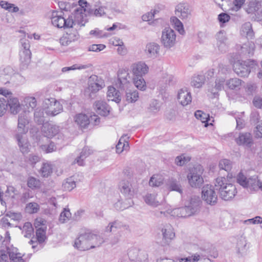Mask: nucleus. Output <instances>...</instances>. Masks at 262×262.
Here are the masks:
<instances>
[{"instance_id":"nucleus-1","label":"nucleus","mask_w":262,"mask_h":262,"mask_svg":"<svg viewBox=\"0 0 262 262\" xmlns=\"http://www.w3.org/2000/svg\"><path fill=\"white\" fill-rule=\"evenodd\" d=\"M51 22L57 28H72L76 26L78 28L84 26L86 20L81 11H77L72 13L67 19L61 16L53 14Z\"/></svg>"},{"instance_id":"nucleus-2","label":"nucleus","mask_w":262,"mask_h":262,"mask_svg":"<svg viewBox=\"0 0 262 262\" xmlns=\"http://www.w3.org/2000/svg\"><path fill=\"white\" fill-rule=\"evenodd\" d=\"M214 187L219 191L221 198L225 201L233 198L237 193L235 186L225 177L217 178L214 182Z\"/></svg>"},{"instance_id":"nucleus-3","label":"nucleus","mask_w":262,"mask_h":262,"mask_svg":"<svg viewBox=\"0 0 262 262\" xmlns=\"http://www.w3.org/2000/svg\"><path fill=\"white\" fill-rule=\"evenodd\" d=\"M200 204L199 198H192L188 205L172 209V217L186 218L194 215L199 210Z\"/></svg>"},{"instance_id":"nucleus-4","label":"nucleus","mask_w":262,"mask_h":262,"mask_svg":"<svg viewBox=\"0 0 262 262\" xmlns=\"http://www.w3.org/2000/svg\"><path fill=\"white\" fill-rule=\"evenodd\" d=\"M204 172L203 167L200 165L195 166L189 170L187 179L190 186L193 188H199L204 183L202 174Z\"/></svg>"},{"instance_id":"nucleus-5","label":"nucleus","mask_w":262,"mask_h":262,"mask_svg":"<svg viewBox=\"0 0 262 262\" xmlns=\"http://www.w3.org/2000/svg\"><path fill=\"white\" fill-rule=\"evenodd\" d=\"M42 107L45 114L51 117L57 115L63 111L62 105L54 98L45 99Z\"/></svg>"},{"instance_id":"nucleus-6","label":"nucleus","mask_w":262,"mask_h":262,"mask_svg":"<svg viewBox=\"0 0 262 262\" xmlns=\"http://www.w3.org/2000/svg\"><path fill=\"white\" fill-rule=\"evenodd\" d=\"M104 80L98 76L93 75L90 77L88 81V87L85 93L91 98H94L95 94L104 87Z\"/></svg>"},{"instance_id":"nucleus-7","label":"nucleus","mask_w":262,"mask_h":262,"mask_svg":"<svg viewBox=\"0 0 262 262\" xmlns=\"http://www.w3.org/2000/svg\"><path fill=\"white\" fill-rule=\"evenodd\" d=\"M262 0H251L245 7L246 12L250 15L251 19L254 21L262 20Z\"/></svg>"},{"instance_id":"nucleus-8","label":"nucleus","mask_w":262,"mask_h":262,"mask_svg":"<svg viewBox=\"0 0 262 262\" xmlns=\"http://www.w3.org/2000/svg\"><path fill=\"white\" fill-rule=\"evenodd\" d=\"M117 85L121 90H126L132 86V79L128 70L121 69L118 71Z\"/></svg>"},{"instance_id":"nucleus-9","label":"nucleus","mask_w":262,"mask_h":262,"mask_svg":"<svg viewBox=\"0 0 262 262\" xmlns=\"http://www.w3.org/2000/svg\"><path fill=\"white\" fill-rule=\"evenodd\" d=\"M176 35L173 30L169 27L164 28L162 31L161 42L166 48H170L176 43Z\"/></svg>"},{"instance_id":"nucleus-10","label":"nucleus","mask_w":262,"mask_h":262,"mask_svg":"<svg viewBox=\"0 0 262 262\" xmlns=\"http://www.w3.org/2000/svg\"><path fill=\"white\" fill-rule=\"evenodd\" d=\"M202 199L208 204L214 205L217 202V195L214 187L211 185L204 186L202 190Z\"/></svg>"},{"instance_id":"nucleus-11","label":"nucleus","mask_w":262,"mask_h":262,"mask_svg":"<svg viewBox=\"0 0 262 262\" xmlns=\"http://www.w3.org/2000/svg\"><path fill=\"white\" fill-rule=\"evenodd\" d=\"M149 67L144 61H137L130 67V72L133 76L143 77L148 73Z\"/></svg>"},{"instance_id":"nucleus-12","label":"nucleus","mask_w":262,"mask_h":262,"mask_svg":"<svg viewBox=\"0 0 262 262\" xmlns=\"http://www.w3.org/2000/svg\"><path fill=\"white\" fill-rule=\"evenodd\" d=\"M12 262H25L20 253L15 251H8L2 250L0 251V262H8V260Z\"/></svg>"},{"instance_id":"nucleus-13","label":"nucleus","mask_w":262,"mask_h":262,"mask_svg":"<svg viewBox=\"0 0 262 262\" xmlns=\"http://www.w3.org/2000/svg\"><path fill=\"white\" fill-rule=\"evenodd\" d=\"M128 255L133 262H148V254L144 251L132 248L129 250Z\"/></svg>"},{"instance_id":"nucleus-14","label":"nucleus","mask_w":262,"mask_h":262,"mask_svg":"<svg viewBox=\"0 0 262 262\" xmlns=\"http://www.w3.org/2000/svg\"><path fill=\"white\" fill-rule=\"evenodd\" d=\"M235 141L237 145L246 147H251L253 144L252 136L248 132L240 133L235 137Z\"/></svg>"},{"instance_id":"nucleus-15","label":"nucleus","mask_w":262,"mask_h":262,"mask_svg":"<svg viewBox=\"0 0 262 262\" xmlns=\"http://www.w3.org/2000/svg\"><path fill=\"white\" fill-rule=\"evenodd\" d=\"M234 72L241 77H247L250 73V67L245 61L238 60L233 64Z\"/></svg>"},{"instance_id":"nucleus-16","label":"nucleus","mask_w":262,"mask_h":262,"mask_svg":"<svg viewBox=\"0 0 262 262\" xmlns=\"http://www.w3.org/2000/svg\"><path fill=\"white\" fill-rule=\"evenodd\" d=\"M87 233L80 235L79 237L75 239L74 246L81 251L91 249V246L90 245Z\"/></svg>"},{"instance_id":"nucleus-17","label":"nucleus","mask_w":262,"mask_h":262,"mask_svg":"<svg viewBox=\"0 0 262 262\" xmlns=\"http://www.w3.org/2000/svg\"><path fill=\"white\" fill-rule=\"evenodd\" d=\"M119 187L121 192L129 199L134 195L136 191V189L128 180H122Z\"/></svg>"},{"instance_id":"nucleus-18","label":"nucleus","mask_w":262,"mask_h":262,"mask_svg":"<svg viewBox=\"0 0 262 262\" xmlns=\"http://www.w3.org/2000/svg\"><path fill=\"white\" fill-rule=\"evenodd\" d=\"M79 38V34L76 29L69 30L60 38L59 41L62 46H68L72 42L77 40Z\"/></svg>"},{"instance_id":"nucleus-19","label":"nucleus","mask_w":262,"mask_h":262,"mask_svg":"<svg viewBox=\"0 0 262 262\" xmlns=\"http://www.w3.org/2000/svg\"><path fill=\"white\" fill-rule=\"evenodd\" d=\"M176 15L182 19H187L191 16V10L188 5L183 3L178 4L176 7Z\"/></svg>"},{"instance_id":"nucleus-20","label":"nucleus","mask_w":262,"mask_h":262,"mask_svg":"<svg viewBox=\"0 0 262 262\" xmlns=\"http://www.w3.org/2000/svg\"><path fill=\"white\" fill-rule=\"evenodd\" d=\"M25 135L17 133L15 136L19 149L23 154L29 152L30 148V145Z\"/></svg>"},{"instance_id":"nucleus-21","label":"nucleus","mask_w":262,"mask_h":262,"mask_svg":"<svg viewBox=\"0 0 262 262\" xmlns=\"http://www.w3.org/2000/svg\"><path fill=\"white\" fill-rule=\"evenodd\" d=\"M41 130L45 137L52 138L58 133L59 129L56 125L46 123L43 125Z\"/></svg>"},{"instance_id":"nucleus-22","label":"nucleus","mask_w":262,"mask_h":262,"mask_svg":"<svg viewBox=\"0 0 262 262\" xmlns=\"http://www.w3.org/2000/svg\"><path fill=\"white\" fill-rule=\"evenodd\" d=\"M177 99L183 106L187 105L192 101L191 93L186 89H182L178 92Z\"/></svg>"},{"instance_id":"nucleus-23","label":"nucleus","mask_w":262,"mask_h":262,"mask_svg":"<svg viewBox=\"0 0 262 262\" xmlns=\"http://www.w3.org/2000/svg\"><path fill=\"white\" fill-rule=\"evenodd\" d=\"M91 249L100 247L105 242L104 238L100 235L92 233H87Z\"/></svg>"},{"instance_id":"nucleus-24","label":"nucleus","mask_w":262,"mask_h":262,"mask_svg":"<svg viewBox=\"0 0 262 262\" xmlns=\"http://www.w3.org/2000/svg\"><path fill=\"white\" fill-rule=\"evenodd\" d=\"M29 123L28 118L27 116L26 112H24L20 114L18 116L17 133L19 134H26L28 132V129L26 127Z\"/></svg>"},{"instance_id":"nucleus-25","label":"nucleus","mask_w":262,"mask_h":262,"mask_svg":"<svg viewBox=\"0 0 262 262\" xmlns=\"http://www.w3.org/2000/svg\"><path fill=\"white\" fill-rule=\"evenodd\" d=\"M160 50V47L158 44L150 42L146 45L145 51L149 57L156 58L159 55Z\"/></svg>"},{"instance_id":"nucleus-26","label":"nucleus","mask_w":262,"mask_h":262,"mask_svg":"<svg viewBox=\"0 0 262 262\" xmlns=\"http://www.w3.org/2000/svg\"><path fill=\"white\" fill-rule=\"evenodd\" d=\"M7 104L11 113L13 114H18L21 110V105L17 97L10 96L8 99Z\"/></svg>"},{"instance_id":"nucleus-27","label":"nucleus","mask_w":262,"mask_h":262,"mask_svg":"<svg viewBox=\"0 0 262 262\" xmlns=\"http://www.w3.org/2000/svg\"><path fill=\"white\" fill-rule=\"evenodd\" d=\"M225 82V77L216 76L214 85L209 89V91L213 94L214 97H215L218 92L223 89Z\"/></svg>"},{"instance_id":"nucleus-28","label":"nucleus","mask_w":262,"mask_h":262,"mask_svg":"<svg viewBox=\"0 0 262 262\" xmlns=\"http://www.w3.org/2000/svg\"><path fill=\"white\" fill-rule=\"evenodd\" d=\"M95 106L97 113L102 116H106L110 113V107L103 101H96Z\"/></svg>"},{"instance_id":"nucleus-29","label":"nucleus","mask_w":262,"mask_h":262,"mask_svg":"<svg viewBox=\"0 0 262 262\" xmlns=\"http://www.w3.org/2000/svg\"><path fill=\"white\" fill-rule=\"evenodd\" d=\"M107 98L108 101H115L116 103H119L121 99L119 91L112 86L107 88Z\"/></svg>"},{"instance_id":"nucleus-30","label":"nucleus","mask_w":262,"mask_h":262,"mask_svg":"<svg viewBox=\"0 0 262 262\" xmlns=\"http://www.w3.org/2000/svg\"><path fill=\"white\" fill-rule=\"evenodd\" d=\"M262 187V183L259 182L256 176H254L248 179L247 186L246 188L251 191H256Z\"/></svg>"},{"instance_id":"nucleus-31","label":"nucleus","mask_w":262,"mask_h":262,"mask_svg":"<svg viewBox=\"0 0 262 262\" xmlns=\"http://www.w3.org/2000/svg\"><path fill=\"white\" fill-rule=\"evenodd\" d=\"M241 34L248 39H252L254 37V33L252 29V24L249 22L245 23L241 28Z\"/></svg>"},{"instance_id":"nucleus-32","label":"nucleus","mask_w":262,"mask_h":262,"mask_svg":"<svg viewBox=\"0 0 262 262\" xmlns=\"http://www.w3.org/2000/svg\"><path fill=\"white\" fill-rule=\"evenodd\" d=\"M216 38L217 39V45L219 50L221 52H225L227 49L225 43L226 41L225 33L223 31L218 32L216 35Z\"/></svg>"},{"instance_id":"nucleus-33","label":"nucleus","mask_w":262,"mask_h":262,"mask_svg":"<svg viewBox=\"0 0 262 262\" xmlns=\"http://www.w3.org/2000/svg\"><path fill=\"white\" fill-rule=\"evenodd\" d=\"M128 227V226L123 225L122 223L116 221L110 223L107 226L105 227V231L106 232H115L117 230L121 229L122 228L127 229Z\"/></svg>"},{"instance_id":"nucleus-34","label":"nucleus","mask_w":262,"mask_h":262,"mask_svg":"<svg viewBox=\"0 0 262 262\" xmlns=\"http://www.w3.org/2000/svg\"><path fill=\"white\" fill-rule=\"evenodd\" d=\"M75 122L81 128H85L90 123L89 119L84 114H78L74 117Z\"/></svg>"},{"instance_id":"nucleus-35","label":"nucleus","mask_w":262,"mask_h":262,"mask_svg":"<svg viewBox=\"0 0 262 262\" xmlns=\"http://www.w3.org/2000/svg\"><path fill=\"white\" fill-rule=\"evenodd\" d=\"M145 202L152 207H157L161 203L157 199V194L148 193L144 196Z\"/></svg>"},{"instance_id":"nucleus-36","label":"nucleus","mask_w":262,"mask_h":262,"mask_svg":"<svg viewBox=\"0 0 262 262\" xmlns=\"http://www.w3.org/2000/svg\"><path fill=\"white\" fill-rule=\"evenodd\" d=\"M31 53L30 50L20 51L19 53L20 61L23 68H26L31 61Z\"/></svg>"},{"instance_id":"nucleus-37","label":"nucleus","mask_w":262,"mask_h":262,"mask_svg":"<svg viewBox=\"0 0 262 262\" xmlns=\"http://www.w3.org/2000/svg\"><path fill=\"white\" fill-rule=\"evenodd\" d=\"M162 232L163 238L166 240L172 239L175 236L173 229L169 224L166 225L164 226L162 229Z\"/></svg>"},{"instance_id":"nucleus-38","label":"nucleus","mask_w":262,"mask_h":262,"mask_svg":"<svg viewBox=\"0 0 262 262\" xmlns=\"http://www.w3.org/2000/svg\"><path fill=\"white\" fill-rule=\"evenodd\" d=\"M14 75V71L12 68L10 67L5 68L3 70V74L1 76L2 81L4 83L9 82V80Z\"/></svg>"},{"instance_id":"nucleus-39","label":"nucleus","mask_w":262,"mask_h":262,"mask_svg":"<svg viewBox=\"0 0 262 262\" xmlns=\"http://www.w3.org/2000/svg\"><path fill=\"white\" fill-rule=\"evenodd\" d=\"M133 204L132 200L128 198L124 201H118L114 204V206L117 210H123L132 206Z\"/></svg>"},{"instance_id":"nucleus-40","label":"nucleus","mask_w":262,"mask_h":262,"mask_svg":"<svg viewBox=\"0 0 262 262\" xmlns=\"http://www.w3.org/2000/svg\"><path fill=\"white\" fill-rule=\"evenodd\" d=\"M166 186L170 191H176L181 193L182 192L181 185L175 179H169L166 182Z\"/></svg>"},{"instance_id":"nucleus-41","label":"nucleus","mask_w":262,"mask_h":262,"mask_svg":"<svg viewBox=\"0 0 262 262\" xmlns=\"http://www.w3.org/2000/svg\"><path fill=\"white\" fill-rule=\"evenodd\" d=\"M132 81L138 89L141 91L145 90L146 88V82L143 77L133 76Z\"/></svg>"},{"instance_id":"nucleus-42","label":"nucleus","mask_w":262,"mask_h":262,"mask_svg":"<svg viewBox=\"0 0 262 262\" xmlns=\"http://www.w3.org/2000/svg\"><path fill=\"white\" fill-rule=\"evenodd\" d=\"M52 167L49 163H42L39 171V173L42 177H48L52 173Z\"/></svg>"},{"instance_id":"nucleus-43","label":"nucleus","mask_w":262,"mask_h":262,"mask_svg":"<svg viewBox=\"0 0 262 262\" xmlns=\"http://www.w3.org/2000/svg\"><path fill=\"white\" fill-rule=\"evenodd\" d=\"M163 180L164 179L162 176L154 174L151 177L149 181V185L152 187H158L163 184Z\"/></svg>"},{"instance_id":"nucleus-44","label":"nucleus","mask_w":262,"mask_h":262,"mask_svg":"<svg viewBox=\"0 0 262 262\" xmlns=\"http://www.w3.org/2000/svg\"><path fill=\"white\" fill-rule=\"evenodd\" d=\"M116 152L121 154L123 150H128L129 148V144L125 141L123 138H121L116 145Z\"/></svg>"},{"instance_id":"nucleus-45","label":"nucleus","mask_w":262,"mask_h":262,"mask_svg":"<svg viewBox=\"0 0 262 262\" xmlns=\"http://www.w3.org/2000/svg\"><path fill=\"white\" fill-rule=\"evenodd\" d=\"M205 76L203 75H198L194 76L191 81V85L195 88H200L204 83Z\"/></svg>"},{"instance_id":"nucleus-46","label":"nucleus","mask_w":262,"mask_h":262,"mask_svg":"<svg viewBox=\"0 0 262 262\" xmlns=\"http://www.w3.org/2000/svg\"><path fill=\"white\" fill-rule=\"evenodd\" d=\"M0 6L2 8L9 12H17L19 11V8L18 7L15 6L14 4L9 3L6 1H1Z\"/></svg>"},{"instance_id":"nucleus-47","label":"nucleus","mask_w":262,"mask_h":262,"mask_svg":"<svg viewBox=\"0 0 262 262\" xmlns=\"http://www.w3.org/2000/svg\"><path fill=\"white\" fill-rule=\"evenodd\" d=\"M138 98L139 93L136 90L129 91L126 93V100L129 103L136 102Z\"/></svg>"},{"instance_id":"nucleus-48","label":"nucleus","mask_w":262,"mask_h":262,"mask_svg":"<svg viewBox=\"0 0 262 262\" xmlns=\"http://www.w3.org/2000/svg\"><path fill=\"white\" fill-rule=\"evenodd\" d=\"M65 190L71 191L76 187V182L73 177L67 178L62 185Z\"/></svg>"},{"instance_id":"nucleus-49","label":"nucleus","mask_w":262,"mask_h":262,"mask_svg":"<svg viewBox=\"0 0 262 262\" xmlns=\"http://www.w3.org/2000/svg\"><path fill=\"white\" fill-rule=\"evenodd\" d=\"M43 110L37 108L34 112V120L39 124H42L45 119L44 116Z\"/></svg>"},{"instance_id":"nucleus-50","label":"nucleus","mask_w":262,"mask_h":262,"mask_svg":"<svg viewBox=\"0 0 262 262\" xmlns=\"http://www.w3.org/2000/svg\"><path fill=\"white\" fill-rule=\"evenodd\" d=\"M247 245L246 240L244 237L239 238L237 242L236 248L237 252L239 254H242L246 251Z\"/></svg>"},{"instance_id":"nucleus-51","label":"nucleus","mask_w":262,"mask_h":262,"mask_svg":"<svg viewBox=\"0 0 262 262\" xmlns=\"http://www.w3.org/2000/svg\"><path fill=\"white\" fill-rule=\"evenodd\" d=\"M23 233L26 237H30L33 233V228L30 223H25L22 228Z\"/></svg>"},{"instance_id":"nucleus-52","label":"nucleus","mask_w":262,"mask_h":262,"mask_svg":"<svg viewBox=\"0 0 262 262\" xmlns=\"http://www.w3.org/2000/svg\"><path fill=\"white\" fill-rule=\"evenodd\" d=\"M24 102L28 108L33 110L36 106V100L34 97H26L24 99Z\"/></svg>"},{"instance_id":"nucleus-53","label":"nucleus","mask_w":262,"mask_h":262,"mask_svg":"<svg viewBox=\"0 0 262 262\" xmlns=\"http://www.w3.org/2000/svg\"><path fill=\"white\" fill-rule=\"evenodd\" d=\"M40 157L34 154H30L25 158V162L28 164L34 166L36 163L40 161Z\"/></svg>"},{"instance_id":"nucleus-54","label":"nucleus","mask_w":262,"mask_h":262,"mask_svg":"<svg viewBox=\"0 0 262 262\" xmlns=\"http://www.w3.org/2000/svg\"><path fill=\"white\" fill-rule=\"evenodd\" d=\"M90 67V65L88 64H75L70 67H64L62 69L61 71L63 73L69 72L71 70H82L85 69Z\"/></svg>"},{"instance_id":"nucleus-55","label":"nucleus","mask_w":262,"mask_h":262,"mask_svg":"<svg viewBox=\"0 0 262 262\" xmlns=\"http://www.w3.org/2000/svg\"><path fill=\"white\" fill-rule=\"evenodd\" d=\"M241 85V80L237 78H231L226 82V85L230 89H235Z\"/></svg>"},{"instance_id":"nucleus-56","label":"nucleus","mask_w":262,"mask_h":262,"mask_svg":"<svg viewBox=\"0 0 262 262\" xmlns=\"http://www.w3.org/2000/svg\"><path fill=\"white\" fill-rule=\"evenodd\" d=\"M46 227H41L36 230V234L38 241L42 243L46 239Z\"/></svg>"},{"instance_id":"nucleus-57","label":"nucleus","mask_w":262,"mask_h":262,"mask_svg":"<svg viewBox=\"0 0 262 262\" xmlns=\"http://www.w3.org/2000/svg\"><path fill=\"white\" fill-rule=\"evenodd\" d=\"M71 217V213L69 209H64L62 212H61L59 221L60 223H64L70 220Z\"/></svg>"},{"instance_id":"nucleus-58","label":"nucleus","mask_w":262,"mask_h":262,"mask_svg":"<svg viewBox=\"0 0 262 262\" xmlns=\"http://www.w3.org/2000/svg\"><path fill=\"white\" fill-rule=\"evenodd\" d=\"M194 116L196 119L201 121L203 123L207 122L209 119V116L202 111H196L194 113Z\"/></svg>"},{"instance_id":"nucleus-59","label":"nucleus","mask_w":262,"mask_h":262,"mask_svg":"<svg viewBox=\"0 0 262 262\" xmlns=\"http://www.w3.org/2000/svg\"><path fill=\"white\" fill-rule=\"evenodd\" d=\"M39 205L36 203H30L26 207V211L32 214L36 213L39 210Z\"/></svg>"},{"instance_id":"nucleus-60","label":"nucleus","mask_w":262,"mask_h":262,"mask_svg":"<svg viewBox=\"0 0 262 262\" xmlns=\"http://www.w3.org/2000/svg\"><path fill=\"white\" fill-rule=\"evenodd\" d=\"M148 110L152 113H156L158 112L160 109V102L157 100L153 99L152 100L149 104L148 107Z\"/></svg>"},{"instance_id":"nucleus-61","label":"nucleus","mask_w":262,"mask_h":262,"mask_svg":"<svg viewBox=\"0 0 262 262\" xmlns=\"http://www.w3.org/2000/svg\"><path fill=\"white\" fill-rule=\"evenodd\" d=\"M219 166L221 169L225 170L226 171H228L231 168V162L227 159L221 160Z\"/></svg>"},{"instance_id":"nucleus-62","label":"nucleus","mask_w":262,"mask_h":262,"mask_svg":"<svg viewBox=\"0 0 262 262\" xmlns=\"http://www.w3.org/2000/svg\"><path fill=\"white\" fill-rule=\"evenodd\" d=\"M27 185L32 189L37 188L39 187L40 181L34 177H30L28 178Z\"/></svg>"},{"instance_id":"nucleus-63","label":"nucleus","mask_w":262,"mask_h":262,"mask_svg":"<svg viewBox=\"0 0 262 262\" xmlns=\"http://www.w3.org/2000/svg\"><path fill=\"white\" fill-rule=\"evenodd\" d=\"M215 70H216V76L222 77V75H225L227 73L228 67L222 63H220L217 68L215 69Z\"/></svg>"},{"instance_id":"nucleus-64","label":"nucleus","mask_w":262,"mask_h":262,"mask_svg":"<svg viewBox=\"0 0 262 262\" xmlns=\"http://www.w3.org/2000/svg\"><path fill=\"white\" fill-rule=\"evenodd\" d=\"M41 149L46 153H50L56 150V146L54 143L51 142L49 144H42L40 146Z\"/></svg>"}]
</instances>
